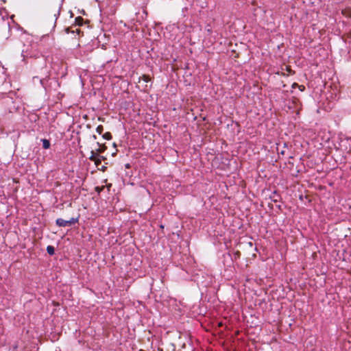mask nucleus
Returning a JSON list of instances; mask_svg holds the SVG:
<instances>
[{
	"mask_svg": "<svg viewBox=\"0 0 351 351\" xmlns=\"http://www.w3.org/2000/svg\"><path fill=\"white\" fill-rule=\"evenodd\" d=\"M68 220H64L62 218H58L56 221V224L59 227L69 226Z\"/></svg>",
	"mask_w": 351,
	"mask_h": 351,
	"instance_id": "f257e3e1",
	"label": "nucleus"
},
{
	"mask_svg": "<svg viewBox=\"0 0 351 351\" xmlns=\"http://www.w3.org/2000/svg\"><path fill=\"white\" fill-rule=\"evenodd\" d=\"M22 56L23 57L24 61L28 57H29V58H36L37 57V56L36 54L32 53L31 52H28L27 51H24V50H23V51H22Z\"/></svg>",
	"mask_w": 351,
	"mask_h": 351,
	"instance_id": "f03ea898",
	"label": "nucleus"
},
{
	"mask_svg": "<svg viewBox=\"0 0 351 351\" xmlns=\"http://www.w3.org/2000/svg\"><path fill=\"white\" fill-rule=\"evenodd\" d=\"M97 145L99 147L97 149V153H103L104 152L106 149H107V147L106 146L105 144H100L99 143H97Z\"/></svg>",
	"mask_w": 351,
	"mask_h": 351,
	"instance_id": "7ed1b4c3",
	"label": "nucleus"
},
{
	"mask_svg": "<svg viewBox=\"0 0 351 351\" xmlns=\"http://www.w3.org/2000/svg\"><path fill=\"white\" fill-rule=\"evenodd\" d=\"M43 143V147L45 149H49L50 147L51 143L50 141L47 139L43 138L41 140Z\"/></svg>",
	"mask_w": 351,
	"mask_h": 351,
	"instance_id": "20e7f679",
	"label": "nucleus"
},
{
	"mask_svg": "<svg viewBox=\"0 0 351 351\" xmlns=\"http://www.w3.org/2000/svg\"><path fill=\"white\" fill-rule=\"evenodd\" d=\"M343 15L346 16V17L349 18L351 17V8H348L342 10Z\"/></svg>",
	"mask_w": 351,
	"mask_h": 351,
	"instance_id": "39448f33",
	"label": "nucleus"
},
{
	"mask_svg": "<svg viewBox=\"0 0 351 351\" xmlns=\"http://www.w3.org/2000/svg\"><path fill=\"white\" fill-rule=\"evenodd\" d=\"M47 252L49 255H51V256L55 254L54 247L52 245H48L47 247Z\"/></svg>",
	"mask_w": 351,
	"mask_h": 351,
	"instance_id": "423d86ee",
	"label": "nucleus"
},
{
	"mask_svg": "<svg viewBox=\"0 0 351 351\" xmlns=\"http://www.w3.org/2000/svg\"><path fill=\"white\" fill-rule=\"evenodd\" d=\"M84 22V19L82 16H77L75 18V25L81 26L82 25Z\"/></svg>",
	"mask_w": 351,
	"mask_h": 351,
	"instance_id": "0eeeda50",
	"label": "nucleus"
},
{
	"mask_svg": "<svg viewBox=\"0 0 351 351\" xmlns=\"http://www.w3.org/2000/svg\"><path fill=\"white\" fill-rule=\"evenodd\" d=\"M90 156L88 158L90 160L93 161V162H95L97 158V156H96V154L94 151H91L90 152Z\"/></svg>",
	"mask_w": 351,
	"mask_h": 351,
	"instance_id": "6e6552de",
	"label": "nucleus"
},
{
	"mask_svg": "<svg viewBox=\"0 0 351 351\" xmlns=\"http://www.w3.org/2000/svg\"><path fill=\"white\" fill-rule=\"evenodd\" d=\"M102 136L106 140H110L112 138L111 133L109 132L104 133Z\"/></svg>",
	"mask_w": 351,
	"mask_h": 351,
	"instance_id": "1a4fd4ad",
	"label": "nucleus"
},
{
	"mask_svg": "<svg viewBox=\"0 0 351 351\" xmlns=\"http://www.w3.org/2000/svg\"><path fill=\"white\" fill-rule=\"evenodd\" d=\"M68 222L69 223V226H71L75 224V223L78 222V218L72 217L69 220H68Z\"/></svg>",
	"mask_w": 351,
	"mask_h": 351,
	"instance_id": "9d476101",
	"label": "nucleus"
},
{
	"mask_svg": "<svg viewBox=\"0 0 351 351\" xmlns=\"http://www.w3.org/2000/svg\"><path fill=\"white\" fill-rule=\"evenodd\" d=\"M142 79L144 82H148L150 81V77L147 75H143L141 77H140V80Z\"/></svg>",
	"mask_w": 351,
	"mask_h": 351,
	"instance_id": "9b49d317",
	"label": "nucleus"
},
{
	"mask_svg": "<svg viewBox=\"0 0 351 351\" xmlns=\"http://www.w3.org/2000/svg\"><path fill=\"white\" fill-rule=\"evenodd\" d=\"M106 188L105 186H96L95 188V191L98 193L99 194L104 189Z\"/></svg>",
	"mask_w": 351,
	"mask_h": 351,
	"instance_id": "f8f14e48",
	"label": "nucleus"
},
{
	"mask_svg": "<svg viewBox=\"0 0 351 351\" xmlns=\"http://www.w3.org/2000/svg\"><path fill=\"white\" fill-rule=\"evenodd\" d=\"M279 195L277 194V193L275 191L274 193V195L273 196H271V199H272L273 202H277L278 200L276 197H279Z\"/></svg>",
	"mask_w": 351,
	"mask_h": 351,
	"instance_id": "ddd939ff",
	"label": "nucleus"
},
{
	"mask_svg": "<svg viewBox=\"0 0 351 351\" xmlns=\"http://www.w3.org/2000/svg\"><path fill=\"white\" fill-rule=\"evenodd\" d=\"M96 131L98 134H101L104 131V127L101 125H99L97 127Z\"/></svg>",
	"mask_w": 351,
	"mask_h": 351,
	"instance_id": "4468645a",
	"label": "nucleus"
},
{
	"mask_svg": "<svg viewBox=\"0 0 351 351\" xmlns=\"http://www.w3.org/2000/svg\"><path fill=\"white\" fill-rule=\"evenodd\" d=\"M94 162H95V165H96L97 167H98V166H99V165H101V158H97V159Z\"/></svg>",
	"mask_w": 351,
	"mask_h": 351,
	"instance_id": "2eb2a0df",
	"label": "nucleus"
},
{
	"mask_svg": "<svg viewBox=\"0 0 351 351\" xmlns=\"http://www.w3.org/2000/svg\"><path fill=\"white\" fill-rule=\"evenodd\" d=\"M47 80L46 78H43L40 80V84L45 87V82H47Z\"/></svg>",
	"mask_w": 351,
	"mask_h": 351,
	"instance_id": "dca6fc26",
	"label": "nucleus"
},
{
	"mask_svg": "<svg viewBox=\"0 0 351 351\" xmlns=\"http://www.w3.org/2000/svg\"><path fill=\"white\" fill-rule=\"evenodd\" d=\"M240 255H241V253L240 252L237 251L234 253V258H239L240 257Z\"/></svg>",
	"mask_w": 351,
	"mask_h": 351,
	"instance_id": "f3484780",
	"label": "nucleus"
},
{
	"mask_svg": "<svg viewBox=\"0 0 351 351\" xmlns=\"http://www.w3.org/2000/svg\"><path fill=\"white\" fill-rule=\"evenodd\" d=\"M298 88L301 91H304L305 90V86L303 85H299Z\"/></svg>",
	"mask_w": 351,
	"mask_h": 351,
	"instance_id": "a211bd4d",
	"label": "nucleus"
},
{
	"mask_svg": "<svg viewBox=\"0 0 351 351\" xmlns=\"http://www.w3.org/2000/svg\"><path fill=\"white\" fill-rule=\"evenodd\" d=\"M298 86H299V85L297 83H293L292 85V88H295V87H298Z\"/></svg>",
	"mask_w": 351,
	"mask_h": 351,
	"instance_id": "6ab92c4d",
	"label": "nucleus"
},
{
	"mask_svg": "<svg viewBox=\"0 0 351 351\" xmlns=\"http://www.w3.org/2000/svg\"><path fill=\"white\" fill-rule=\"evenodd\" d=\"M60 15V13H58V14H54V16L56 17V21L58 19V16Z\"/></svg>",
	"mask_w": 351,
	"mask_h": 351,
	"instance_id": "aec40b11",
	"label": "nucleus"
},
{
	"mask_svg": "<svg viewBox=\"0 0 351 351\" xmlns=\"http://www.w3.org/2000/svg\"><path fill=\"white\" fill-rule=\"evenodd\" d=\"M111 186H112V184H110L109 185H106L105 186L107 187L108 190H110V188L111 187Z\"/></svg>",
	"mask_w": 351,
	"mask_h": 351,
	"instance_id": "412c9836",
	"label": "nucleus"
},
{
	"mask_svg": "<svg viewBox=\"0 0 351 351\" xmlns=\"http://www.w3.org/2000/svg\"><path fill=\"white\" fill-rule=\"evenodd\" d=\"M92 137H93V139H95V140H96V139H97V136H96V135H95V134H94V135H93V136H92Z\"/></svg>",
	"mask_w": 351,
	"mask_h": 351,
	"instance_id": "4be33fe9",
	"label": "nucleus"
},
{
	"mask_svg": "<svg viewBox=\"0 0 351 351\" xmlns=\"http://www.w3.org/2000/svg\"><path fill=\"white\" fill-rule=\"evenodd\" d=\"M280 154L282 155H284L285 154V151L284 150H282L280 152Z\"/></svg>",
	"mask_w": 351,
	"mask_h": 351,
	"instance_id": "5701e85b",
	"label": "nucleus"
},
{
	"mask_svg": "<svg viewBox=\"0 0 351 351\" xmlns=\"http://www.w3.org/2000/svg\"><path fill=\"white\" fill-rule=\"evenodd\" d=\"M125 167L126 168H129L130 167V165L129 164L125 165Z\"/></svg>",
	"mask_w": 351,
	"mask_h": 351,
	"instance_id": "b1692460",
	"label": "nucleus"
},
{
	"mask_svg": "<svg viewBox=\"0 0 351 351\" xmlns=\"http://www.w3.org/2000/svg\"><path fill=\"white\" fill-rule=\"evenodd\" d=\"M105 169H106V167H105L104 166H103V167H102L101 170H102V171H104V170H105Z\"/></svg>",
	"mask_w": 351,
	"mask_h": 351,
	"instance_id": "393cba45",
	"label": "nucleus"
},
{
	"mask_svg": "<svg viewBox=\"0 0 351 351\" xmlns=\"http://www.w3.org/2000/svg\"><path fill=\"white\" fill-rule=\"evenodd\" d=\"M69 31H70V28L69 27L66 29V32H69Z\"/></svg>",
	"mask_w": 351,
	"mask_h": 351,
	"instance_id": "a878e982",
	"label": "nucleus"
},
{
	"mask_svg": "<svg viewBox=\"0 0 351 351\" xmlns=\"http://www.w3.org/2000/svg\"><path fill=\"white\" fill-rule=\"evenodd\" d=\"M284 147H287V143H285V144H284Z\"/></svg>",
	"mask_w": 351,
	"mask_h": 351,
	"instance_id": "bb28decb",
	"label": "nucleus"
}]
</instances>
